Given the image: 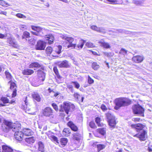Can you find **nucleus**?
I'll list each match as a JSON object with an SVG mask.
<instances>
[{
	"instance_id": "1",
	"label": "nucleus",
	"mask_w": 152,
	"mask_h": 152,
	"mask_svg": "<svg viewBox=\"0 0 152 152\" xmlns=\"http://www.w3.org/2000/svg\"><path fill=\"white\" fill-rule=\"evenodd\" d=\"M115 106L114 109L118 110L121 107L127 106L131 103V100L125 97H120L116 99L114 101Z\"/></svg>"
},
{
	"instance_id": "2",
	"label": "nucleus",
	"mask_w": 152,
	"mask_h": 152,
	"mask_svg": "<svg viewBox=\"0 0 152 152\" xmlns=\"http://www.w3.org/2000/svg\"><path fill=\"white\" fill-rule=\"evenodd\" d=\"M20 124L17 123H12L8 121H5L4 124L2 126L1 129L5 132H7L10 129H12L13 131H15L20 128Z\"/></svg>"
},
{
	"instance_id": "3",
	"label": "nucleus",
	"mask_w": 152,
	"mask_h": 152,
	"mask_svg": "<svg viewBox=\"0 0 152 152\" xmlns=\"http://www.w3.org/2000/svg\"><path fill=\"white\" fill-rule=\"evenodd\" d=\"M131 126L132 128H135L137 130V132L140 131V133L134 135V137H136L139 138L141 140L144 141L145 140V135L147 133V132L146 131L142 130L144 127V125L140 124H132L131 125Z\"/></svg>"
},
{
	"instance_id": "4",
	"label": "nucleus",
	"mask_w": 152,
	"mask_h": 152,
	"mask_svg": "<svg viewBox=\"0 0 152 152\" xmlns=\"http://www.w3.org/2000/svg\"><path fill=\"white\" fill-rule=\"evenodd\" d=\"M75 108V106L70 103L64 102L63 105L61 106L59 110L60 112H65L66 114H68L69 112L72 111Z\"/></svg>"
},
{
	"instance_id": "5",
	"label": "nucleus",
	"mask_w": 152,
	"mask_h": 152,
	"mask_svg": "<svg viewBox=\"0 0 152 152\" xmlns=\"http://www.w3.org/2000/svg\"><path fill=\"white\" fill-rule=\"evenodd\" d=\"M60 37L63 39L66 40V45H64L65 47H67L68 48L72 49L75 48L76 47L75 45L72 43L74 40L73 38L71 37H68L65 34H61Z\"/></svg>"
},
{
	"instance_id": "6",
	"label": "nucleus",
	"mask_w": 152,
	"mask_h": 152,
	"mask_svg": "<svg viewBox=\"0 0 152 152\" xmlns=\"http://www.w3.org/2000/svg\"><path fill=\"white\" fill-rule=\"evenodd\" d=\"M134 113L140 116H144V109L139 104L134 105L132 107Z\"/></svg>"
},
{
	"instance_id": "7",
	"label": "nucleus",
	"mask_w": 152,
	"mask_h": 152,
	"mask_svg": "<svg viewBox=\"0 0 152 152\" xmlns=\"http://www.w3.org/2000/svg\"><path fill=\"white\" fill-rule=\"evenodd\" d=\"M106 115L109 125L111 127H114L116 124L115 117L110 113H107Z\"/></svg>"
},
{
	"instance_id": "8",
	"label": "nucleus",
	"mask_w": 152,
	"mask_h": 152,
	"mask_svg": "<svg viewBox=\"0 0 152 152\" xmlns=\"http://www.w3.org/2000/svg\"><path fill=\"white\" fill-rule=\"evenodd\" d=\"M31 28L32 30L35 31H31L33 34L39 37L43 36L42 28L41 27L39 26H32Z\"/></svg>"
},
{
	"instance_id": "9",
	"label": "nucleus",
	"mask_w": 152,
	"mask_h": 152,
	"mask_svg": "<svg viewBox=\"0 0 152 152\" xmlns=\"http://www.w3.org/2000/svg\"><path fill=\"white\" fill-rule=\"evenodd\" d=\"M7 42L9 46H12L14 48H17L18 45L15 39L12 37H9L7 38Z\"/></svg>"
},
{
	"instance_id": "10",
	"label": "nucleus",
	"mask_w": 152,
	"mask_h": 152,
	"mask_svg": "<svg viewBox=\"0 0 152 152\" xmlns=\"http://www.w3.org/2000/svg\"><path fill=\"white\" fill-rule=\"evenodd\" d=\"M43 115L46 117H50L53 118V110L50 107H46L43 111Z\"/></svg>"
},
{
	"instance_id": "11",
	"label": "nucleus",
	"mask_w": 152,
	"mask_h": 152,
	"mask_svg": "<svg viewBox=\"0 0 152 152\" xmlns=\"http://www.w3.org/2000/svg\"><path fill=\"white\" fill-rule=\"evenodd\" d=\"M20 128H18V129L16 130L15 131H14L15 132L14 134V136L15 138L17 140H21L23 139V132L19 131V130Z\"/></svg>"
},
{
	"instance_id": "12",
	"label": "nucleus",
	"mask_w": 152,
	"mask_h": 152,
	"mask_svg": "<svg viewBox=\"0 0 152 152\" xmlns=\"http://www.w3.org/2000/svg\"><path fill=\"white\" fill-rule=\"evenodd\" d=\"M45 42L41 40H39L36 45V50H42L45 49Z\"/></svg>"
},
{
	"instance_id": "13",
	"label": "nucleus",
	"mask_w": 152,
	"mask_h": 152,
	"mask_svg": "<svg viewBox=\"0 0 152 152\" xmlns=\"http://www.w3.org/2000/svg\"><path fill=\"white\" fill-rule=\"evenodd\" d=\"M59 67L67 68L70 66V64H69L68 61L65 60L59 62L58 64Z\"/></svg>"
},
{
	"instance_id": "14",
	"label": "nucleus",
	"mask_w": 152,
	"mask_h": 152,
	"mask_svg": "<svg viewBox=\"0 0 152 152\" xmlns=\"http://www.w3.org/2000/svg\"><path fill=\"white\" fill-rule=\"evenodd\" d=\"M91 28L93 30L100 33H104L105 32V29L103 27H98L95 25H92L91 26Z\"/></svg>"
},
{
	"instance_id": "15",
	"label": "nucleus",
	"mask_w": 152,
	"mask_h": 152,
	"mask_svg": "<svg viewBox=\"0 0 152 152\" xmlns=\"http://www.w3.org/2000/svg\"><path fill=\"white\" fill-rule=\"evenodd\" d=\"M144 58L142 56H137L132 58V60L136 63H140L143 61Z\"/></svg>"
},
{
	"instance_id": "16",
	"label": "nucleus",
	"mask_w": 152,
	"mask_h": 152,
	"mask_svg": "<svg viewBox=\"0 0 152 152\" xmlns=\"http://www.w3.org/2000/svg\"><path fill=\"white\" fill-rule=\"evenodd\" d=\"M37 74L39 80L43 81L45 80V74L44 71L39 69L37 71Z\"/></svg>"
},
{
	"instance_id": "17",
	"label": "nucleus",
	"mask_w": 152,
	"mask_h": 152,
	"mask_svg": "<svg viewBox=\"0 0 152 152\" xmlns=\"http://www.w3.org/2000/svg\"><path fill=\"white\" fill-rule=\"evenodd\" d=\"M45 38L46 42H48L49 44H51L53 43L54 38L52 35H46Z\"/></svg>"
},
{
	"instance_id": "18",
	"label": "nucleus",
	"mask_w": 152,
	"mask_h": 152,
	"mask_svg": "<svg viewBox=\"0 0 152 152\" xmlns=\"http://www.w3.org/2000/svg\"><path fill=\"white\" fill-rule=\"evenodd\" d=\"M98 43L100 45L105 48H110L111 47L109 43L105 42L103 40H101L98 42Z\"/></svg>"
},
{
	"instance_id": "19",
	"label": "nucleus",
	"mask_w": 152,
	"mask_h": 152,
	"mask_svg": "<svg viewBox=\"0 0 152 152\" xmlns=\"http://www.w3.org/2000/svg\"><path fill=\"white\" fill-rule=\"evenodd\" d=\"M2 151L1 152H12L14 149L6 145L2 146Z\"/></svg>"
},
{
	"instance_id": "20",
	"label": "nucleus",
	"mask_w": 152,
	"mask_h": 152,
	"mask_svg": "<svg viewBox=\"0 0 152 152\" xmlns=\"http://www.w3.org/2000/svg\"><path fill=\"white\" fill-rule=\"evenodd\" d=\"M34 73V71L30 69H26L22 70V73L23 75H30Z\"/></svg>"
},
{
	"instance_id": "21",
	"label": "nucleus",
	"mask_w": 152,
	"mask_h": 152,
	"mask_svg": "<svg viewBox=\"0 0 152 152\" xmlns=\"http://www.w3.org/2000/svg\"><path fill=\"white\" fill-rule=\"evenodd\" d=\"M67 125L74 131H76L78 130L77 127L72 121H69L67 123Z\"/></svg>"
},
{
	"instance_id": "22",
	"label": "nucleus",
	"mask_w": 152,
	"mask_h": 152,
	"mask_svg": "<svg viewBox=\"0 0 152 152\" xmlns=\"http://www.w3.org/2000/svg\"><path fill=\"white\" fill-rule=\"evenodd\" d=\"M23 135L24 134L26 136H31L33 134V132L30 129H25L23 130Z\"/></svg>"
},
{
	"instance_id": "23",
	"label": "nucleus",
	"mask_w": 152,
	"mask_h": 152,
	"mask_svg": "<svg viewBox=\"0 0 152 152\" xmlns=\"http://www.w3.org/2000/svg\"><path fill=\"white\" fill-rule=\"evenodd\" d=\"M143 0H133L132 3L137 6H142L144 4Z\"/></svg>"
},
{
	"instance_id": "24",
	"label": "nucleus",
	"mask_w": 152,
	"mask_h": 152,
	"mask_svg": "<svg viewBox=\"0 0 152 152\" xmlns=\"http://www.w3.org/2000/svg\"><path fill=\"white\" fill-rule=\"evenodd\" d=\"M46 53L48 55H49L51 54H52V55L53 56L56 57L57 56L56 55H54L53 54V53L55 52V51L52 50V48L50 47H48L46 49Z\"/></svg>"
},
{
	"instance_id": "25",
	"label": "nucleus",
	"mask_w": 152,
	"mask_h": 152,
	"mask_svg": "<svg viewBox=\"0 0 152 152\" xmlns=\"http://www.w3.org/2000/svg\"><path fill=\"white\" fill-rule=\"evenodd\" d=\"M38 145V150L40 152H44V146L43 143L41 141L39 142Z\"/></svg>"
},
{
	"instance_id": "26",
	"label": "nucleus",
	"mask_w": 152,
	"mask_h": 152,
	"mask_svg": "<svg viewBox=\"0 0 152 152\" xmlns=\"http://www.w3.org/2000/svg\"><path fill=\"white\" fill-rule=\"evenodd\" d=\"M62 133L64 136L66 137L68 136L71 133L70 130L68 128H65L63 130Z\"/></svg>"
},
{
	"instance_id": "27",
	"label": "nucleus",
	"mask_w": 152,
	"mask_h": 152,
	"mask_svg": "<svg viewBox=\"0 0 152 152\" xmlns=\"http://www.w3.org/2000/svg\"><path fill=\"white\" fill-rule=\"evenodd\" d=\"M33 98L38 102H39L41 101V98L39 94L36 93H34L32 95Z\"/></svg>"
},
{
	"instance_id": "28",
	"label": "nucleus",
	"mask_w": 152,
	"mask_h": 152,
	"mask_svg": "<svg viewBox=\"0 0 152 152\" xmlns=\"http://www.w3.org/2000/svg\"><path fill=\"white\" fill-rule=\"evenodd\" d=\"M39 64L37 62H33L30 64L29 66V68H33L35 67H41Z\"/></svg>"
},
{
	"instance_id": "29",
	"label": "nucleus",
	"mask_w": 152,
	"mask_h": 152,
	"mask_svg": "<svg viewBox=\"0 0 152 152\" xmlns=\"http://www.w3.org/2000/svg\"><path fill=\"white\" fill-rule=\"evenodd\" d=\"M27 143L30 144L33 143L35 141L33 137H27L25 139Z\"/></svg>"
},
{
	"instance_id": "30",
	"label": "nucleus",
	"mask_w": 152,
	"mask_h": 152,
	"mask_svg": "<svg viewBox=\"0 0 152 152\" xmlns=\"http://www.w3.org/2000/svg\"><path fill=\"white\" fill-rule=\"evenodd\" d=\"M4 73L7 79L10 80L9 82L10 83V80L12 79V76L8 71H6Z\"/></svg>"
},
{
	"instance_id": "31",
	"label": "nucleus",
	"mask_w": 152,
	"mask_h": 152,
	"mask_svg": "<svg viewBox=\"0 0 152 152\" xmlns=\"http://www.w3.org/2000/svg\"><path fill=\"white\" fill-rule=\"evenodd\" d=\"M97 131L99 134L102 135H104L106 133L105 130L104 128L97 129Z\"/></svg>"
},
{
	"instance_id": "32",
	"label": "nucleus",
	"mask_w": 152,
	"mask_h": 152,
	"mask_svg": "<svg viewBox=\"0 0 152 152\" xmlns=\"http://www.w3.org/2000/svg\"><path fill=\"white\" fill-rule=\"evenodd\" d=\"M61 145L63 147L64 146L67 142V140L66 138H63L61 140Z\"/></svg>"
},
{
	"instance_id": "33",
	"label": "nucleus",
	"mask_w": 152,
	"mask_h": 152,
	"mask_svg": "<svg viewBox=\"0 0 152 152\" xmlns=\"http://www.w3.org/2000/svg\"><path fill=\"white\" fill-rule=\"evenodd\" d=\"M92 67L94 70H96L99 68V66L97 63L94 62L92 64Z\"/></svg>"
},
{
	"instance_id": "34",
	"label": "nucleus",
	"mask_w": 152,
	"mask_h": 152,
	"mask_svg": "<svg viewBox=\"0 0 152 152\" xmlns=\"http://www.w3.org/2000/svg\"><path fill=\"white\" fill-rule=\"evenodd\" d=\"M30 34L29 32L27 31H24L23 34V35L22 36V39L24 38H29Z\"/></svg>"
},
{
	"instance_id": "35",
	"label": "nucleus",
	"mask_w": 152,
	"mask_h": 152,
	"mask_svg": "<svg viewBox=\"0 0 152 152\" xmlns=\"http://www.w3.org/2000/svg\"><path fill=\"white\" fill-rule=\"evenodd\" d=\"M85 41L81 40L80 41V43L77 45V47L78 49L82 48L84 45Z\"/></svg>"
},
{
	"instance_id": "36",
	"label": "nucleus",
	"mask_w": 152,
	"mask_h": 152,
	"mask_svg": "<svg viewBox=\"0 0 152 152\" xmlns=\"http://www.w3.org/2000/svg\"><path fill=\"white\" fill-rule=\"evenodd\" d=\"M0 99L4 104L7 103L9 102V99L6 97H2Z\"/></svg>"
},
{
	"instance_id": "37",
	"label": "nucleus",
	"mask_w": 152,
	"mask_h": 152,
	"mask_svg": "<svg viewBox=\"0 0 152 152\" xmlns=\"http://www.w3.org/2000/svg\"><path fill=\"white\" fill-rule=\"evenodd\" d=\"M61 49L62 46L60 45H59L56 47V52L58 54H59L61 53Z\"/></svg>"
},
{
	"instance_id": "38",
	"label": "nucleus",
	"mask_w": 152,
	"mask_h": 152,
	"mask_svg": "<svg viewBox=\"0 0 152 152\" xmlns=\"http://www.w3.org/2000/svg\"><path fill=\"white\" fill-rule=\"evenodd\" d=\"M97 147L98 148V150L100 151L104 148H105V146L104 145L98 144L97 145Z\"/></svg>"
},
{
	"instance_id": "39",
	"label": "nucleus",
	"mask_w": 152,
	"mask_h": 152,
	"mask_svg": "<svg viewBox=\"0 0 152 152\" xmlns=\"http://www.w3.org/2000/svg\"><path fill=\"white\" fill-rule=\"evenodd\" d=\"M50 137V139L52 140H53L56 143H57L58 144L59 143L58 142V138L56 137L54 135H51Z\"/></svg>"
},
{
	"instance_id": "40",
	"label": "nucleus",
	"mask_w": 152,
	"mask_h": 152,
	"mask_svg": "<svg viewBox=\"0 0 152 152\" xmlns=\"http://www.w3.org/2000/svg\"><path fill=\"white\" fill-rule=\"evenodd\" d=\"M127 51L124 48H121L119 52V54L125 56L126 54Z\"/></svg>"
},
{
	"instance_id": "41",
	"label": "nucleus",
	"mask_w": 152,
	"mask_h": 152,
	"mask_svg": "<svg viewBox=\"0 0 152 152\" xmlns=\"http://www.w3.org/2000/svg\"><path fill=\"white\" fill-rule=\"evenodd\" d=\"M53 70L57 77L59 78L60 76L59 75L58 70L57 67L56 66L54 67L53 68Z\"/></svg>"
},
{
	"instance_id": "42",
	"label": "nucleus",
	"mask_w": 152,
	"mask_h": 152,
	"mask_svg": "<svg viewBox=\"0 0 152 152\" xmlns=\"http://www.w3.org/2000/svg\"><path fill=\"white\" fill-rule=\"evenodd\" d=\"M72 83L76 88L78 89L79 88L80 85L76 81L72 82Z\"/></svg>"
},
{
	"instance_id": "43",
	"label": "nucleus",
	"mask_w": 152,
	"mask_h": 152,
	"mask_svg": "<svg viewBox=\"0 0 152 152\" xmlns=\"http://www.w3.org/2000/svg\"><path fill=\"white\" fill-rule=\"evenodd\" d=\"M86 45L87 47L91 48H92L95 47L94 45L93 44L90 42H87L86 43Z\"/></svg>"
},
{
	"instance_id": "44",
	"label": "nucleus",
	"mask_w": 152,
	"mask_h": 152,
	"mask_svg": "<svg viewBox=\"0 0 152 152\" xmlns=\"http://www.w3.org/2000/svg\"><path fill=\"white\" fill-rule=\"evenodd\" d=\"M16 16L18 18L25 19L26 18V17L24 15L20 13L16 14Z\"/></svg>"
},
{
	"instance_id": "45",
	"label": "nucleus",
	"mask_w": 152,
	"mask_h": 152,
	"mask_svg": "<svg viewBox=\"0 0 152 152\" xmlns=\"http://www.w3.org/2000/svg\"><path fill=\"white\" fill-rule=\"evenodd\" d=\"M89 126L90 127L93 129L96 128V126L94 121H91L90 122L89 124Z\"/></svg>"
},
{
	"instance_id": "46",
	"label": "nucleus",
	"mask_w": 152,
	"mask_h": 152,
	"mask_svg": "<svg viewBox=\"0 0 152 152\" xmlns=\"http://www.w3.org/2000/svg\"><path fill=\"white\" fill-rule=\"evenodd\" d=\"M95 121L99 126H102L100 123V119L99 117H96V118Z\"/></svg>"
},
{
	"instance_id": "47",
	"label": "nucleus",
	"mask_w": 152,
	"mask_h": 152,
	"mask_svg": "<svg viewBox=\"0 0 152 152\" xmlns=\"http://www.w3.org/2000/svg\"><path fill=\"white\" fill-rule=\"evenodd\" d=\"M20 28L21 30H23L27 29V27L24 24H21L20 26Z\"/></svg>"
},
{
	"instance_id": "48",
	"label": "nucleus",
	"mask_w": 152,
	"mask_h": 152,
	"mask_svg": "<svg viewBox=\"0 0 152 152\" xmlns=\"http://www.w3.org/2000/svg\"><path fill=\"white\" fill-rule=\"evenodd\" d=\"M88 82L89 84H92L94 82V80L89 76H88Z\"/></svg>"
},
{
	"instance_id": "49",
	"label": "nucleus",
	"mask_w": 152,
	"mask_h": 152,
	"mask_svg": "<svg viewBox=\"0 0 152 152\" xmlns=\"http://www.w3.org/2000/svg\"><path fill=\"white\" fill-rule=\"evenodd\" d=\"M104 54L105 56H106L108 57L112 56L113 55V54L111 52H110V53L105 52V53H104Z\"/></svg>"
},
{
	"instance_id": "50",
	"label": "nucleus",
	"mask_w": 152,
	"mask_h": 152,
	"mask_svg": "<svg viewBox=\"0 0 152 152\" xmlns=\"http://www.w3.org/2000/svg\"><path fill=\"white\" fill-rule=\"evenodd\" d=\"M78 135H75L74 136L73 138L74 139L77 140V141L79 140L80 139V136L78 134Z\"/></svg>"
},
{
	"instance_id": "51",
	"label": "nucleus",
	"mask_w": 152,
	"mask_h": 152,
	"mask_svg": "<svg viewBox=\"0 0 152 152\" xmlns=\"http://www.w3.org/2000/svg\"><path fill=\"white\" fill-rule=\"evenodd\" d=\"M52 106L53 107V108L56 111L58 110V108L57 105L53 103L52 104Z\"/></svg>"
},
{
	"instance_id": "52",
	"label": "nucleus",
	"mask_w": 152,
	"mask_h": 152,
	"mask_svg": "<svg viewBox=\"0 0 152 152\" xmlns=\"http://www.w3.org/2000/svg\"><path fill=\"white\" fill-rule=\"evenodd\" d=\"M67 87L72 92H73V86L72 85L70 84H68L67 85Z\"/></svg>"
},
{
	"instance_id": "53",
	"label": "nucleus",
	"mask_w": 152,
	"mask_h": 152,
	"mask_svg": "<svg viewBox=\"0 0 152 152\" xmlns=\"http://www.w3.org/2000/svg\"><path fill=\"white\" fill-rule=\"evenodd\" d=\"M26 40L28 41L29 43H30L32 44H33L34 43V39L31 38V39H28V40H27V39H26Z\"/></svg>"
},
{
	"instance_id": "54",
	"label": "nucleus",
	"mask_w": 152,
	"mask_h": 152,
	"mask_svg": "<svg viewBox=\"0 0 152 152\" xmlns=\"http://www.w3.org/2000/svg\"><path fill=\"white\" fill-rule=\"evenodd\" d=\"M15 87V84L14 83H11L10 88L11 89H14Z\"/></svg>"
},
{
	"instance_id": "55",
	"label": "nucleus",
	"mask_w": 152,
	"mask_h": 152,
	"mask_svg": "<svg viewBox=\"0 0 152 152\" xmlns=\"http://www.w3.org/2000/svg\"><path fill=\"white\" fill-rule=\"evenodd\" d=\"M77 99L78 101H81L82 102H83L84 99V97L79 94V96H78V97Z\"/></svg>"
},
{
	"instance_id": "56",
	"label": "nucleus",
	"mask_w": 152,
	"mask_h": 152,
	"mask_svg": "<svg viewBox=\"0 0 152 152\" xmlns=\"http://www.w3.org/2000/svg\"><path fill=\"white\" fill-rule=\"evenodd\" d=\"M101 108L103 111H105L107 110V108L106 106L104 104H102L100 107Z\"/></svg>"
},
{
	"instance_id": "57",
	"label": "nucleus",
	"mask_w": 152,
	"mask_h": 152,
	"mask_svg": "<svg viewBox=\"0 0 152 152\" xmlns=\"http://www.w3.org/2000/svg\"><path fill=\"white\" fill-rule=\"evenodd\" d=\"M107 1H109L110 4H114V3L117 2L116 0H107Z\"/></svg>"
},
{
	"instance_id": "58",
	"label": "nucleus",
	"mask_w": 152,
	"mask_h": 152,
	"mask_svg": "<svg viewBox=\"0 0 152 152\" xmlns=\"http://www.w3.org/2000/svg\"><path fill=\"white\" fill-rule=\"evenodd\" d=\"M16 90H15V88L14 89V90L13 91L12 94V97H15L16 95Z\"/></svg>"
},
{
	"instance_id": "59",
	"label": "nucleus",
	"mask_w": 152,
	"mask_h": 152,
	"mask_svg": "<svg viewBox=\"0 0 152 152\" xmlns=\"http://www.w3.org/2000/svg\"><path fill=\"white\" fill-rule=\"evenodd\" d=\"M117 31L120 33H127V32H126L125 30L123 29H119L117 30Z\"/></svg>"
},
{
	"instance_id": "60",
	"label": "nucleus",
	"mask_w": 152,
	"mask_h": 152,
	"mask_svg": "<svg viewBox=\"0 0 152 152\" xmlns=\"http://www.w3.org/2000/svg\"><path fill=\"white\" fill-rule=\"evenodd\" d=\"M132 120L134 122L139 121L140 120V118H133Z\"/></svg>"
},
{
	"instance_id": "61",
	"label": "nucleus",
	"mask_w": 152,
	"mask_h": 152,
	"mask_svg": "<svg viewBox=\"0 0 152 152\" xmlns=\"http://www.w3.org/2000/svg\"><path fill=\"white\" fill-rule=\"evenodd\" d=\"M74 96L75 98L77 99L78 97V96H79V94L77 93H75L74 94Z\"/></svg>"
},
{
	"instance_id": "62",
	"label": "nucleus",
	"mask_w": 152,
	"mask_h": 152,
	"mask_svg": "<svg viewBox=\"0 0 152 152\" xmlns=\"http://www.w3.org/2000/svg\"><path fill=\"white\" fill-rule=\"evenodd\" d=\"M0 4L2 6H4L5 5V2L3 0H0Z\"/></svg>"
},
{
	"instance_id": "63",
	"label": "nucleus",
	"mask_w": 152,
	"mask_h": 152,
	"mask_svg": "<svg viewBox=\"0 0 152 152\" xmlns=\"http://www.w3.org/2000/svg\"><path fill=\"white\" fill-rule=\"evenodd\" d=\"M27 97H26L25 98V100H24V102H25V104L26 105H28V102H27Z\"/></svg>"
},
{
	"instance_id": "64",
	"label": "nucleus",
	"mask_w": 152,
	"mask_h": 152,
	"mask_svg": "<svg viewBox=\"0 0 152 152\" xmlns=\"http://www.w3.org/2000/svg\"><path fill=\"white\" fill-rule=\"evenodd\" d=\"M0 13L3 14H4V15H6L7 13V12H4V11H1V12L0 11Z\"/></svg>"
}]
</instances>
